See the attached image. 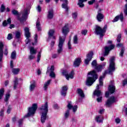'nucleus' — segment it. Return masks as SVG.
<instances>
[{"instance_id":"1a4fd4ad","label":"nucleus","mask_w":127,"mask_h":127,"mask_svg":"<svg viewBox=\"0 0 127 127\" xmlns=\"http://www.w3.org/2000/svg\"><path fill=\"white\" fill-rule=\"evenodd\" d=\"M64 41H65V38H62V37H59L58 49L57 50L59 54H60V53L63 51V44H64Z\"/></svg>"},{"instance_id":"2eb2a0df","label":"nucleus","mask_w":127,"mask_h":127,"mask_svg":"<svg viewBox=\"0 0 127 127\" xmlns=\"http://www.w3.org/2000/svg\"><path fill=\"white\" fill-rule=\"evenodd\" d=\"M114 48H115V45H111L109 47H105V52L104 54V56H107L109 55V52H110L111 50H113Z\"/></svg>"},{"instance_id":"4d7b16f0","label":"nucleus","mask_w":127,"mask_h":127,"mask_svg":"<svg viewBox=\"0 0 127 127\" xmlns=\"http://www.w3.org/2000/svg\"><path fill=\"white\" fill-rule=\"evenodd\" d=\"M4 112V110L3 109H1L0 112V117H3V112Z\"/></svg>"},{"instance_id":"423d86ee","label":"nucleus","mask_w":127,"mask_h":127,"mask_svg":"<svg viewBox=\"0 0 127 127\" xmlns=\"http://www.w3.org/2000/svg\"><path fill=\"white\" fill-rule=\"evenodd\" d=\"M37 104L34 103L32 104V107H29L28 109V113L26 115L24 116V118H28V117H31L32 116H34V114H35V112H36V110H37Z\"/></svg>"},{"instance_id":"bb28decb","label":"nucleus","mask_w":127,"mask_h":127,"mask_svg":"<svg viewBox=\"0 0 127 127\" xmlns=\"http://www.w3.org/2000/svg\"><path fill=\"white\" fill-rule=\"evenodd\" d=\"M51 82V79H50L44 84V89L45 91L47 90V88L49 86V85H50Z\"/></svg>"},{"instance_id":"4468645a","label":"nucleus","mask_w":127,"mask_h":127,"mask_svg":"<svg viewBox=\"0 0 127 127\" xmlns=\"http://www.w3.org/2000/svg\"><path fill=\"white\" fill-rule=\"evenodd\" d=\"M105 17V16H104V14L102 13V9H99L98 12H97V15L96 16V18L99 22H101L102 21V19H103Z\"/></svg>"},{"instance_id":"5701e85b","label":"nucleus","mask_w":127,"mask_h":127,"mask_svg":"<svg viewBox=\"0 0 127 127\" xmlns=\"http://www.w3.org/2000/svg\"><path fill=\"white\" fill-rule=\"evenodd\" d=\"M77 93L78 96L79 97H80V98H81V99L85 98V94H84V91H83V90L81 89H80V88L77 89Z\"/></svg>"},{"instance_id":"864d4df0","label":"nucleus","mask_w":127,"mask_h":127,"mask_svg":"<svg viewBox=\"0 0 127 127\" xmlns=\"http://www.w3.org/2000/svg\"><path fill=\"white\" fill-rule=\"evenodd\" d=\"M87 32H88V31H87V30H83L81 31V34L82 35H86Z\"/></svg>"},{"instance_id":"39448f33","label":"nucleus","mask_w":127,"mask_h":127,"mask_svg":"<svg viewBox=\"0 0 127 127\" xmlns=\"http://www.w3.org/2000/svg\"><path fill=\"white\" fill-rule=\"evenodd\" d=\"M67 108L68 109V110H66L64 114L65 119H68V118L69 117V116L70 115L69 110H72L73 113H76V112H77V110L78 109V106L77 105H74V106H73L71 102H68L67 105Z\"/></svg>"},{"instance_id":"412c9836","label":"nucleus","mask_w":127,"mask_h":127,"mask_svg":"<svg viewBox=\"0 0 127 127\" xmlns=\"http://www.w3.org/2000/svg\"><path fill=\"white\" fill-rule=\"evenodd\" d=\"M106 65H107V63L104 62L102 64L98 65V66L96 67V70H97V72H101Z\"/></svg>"},{"instance_id":"ea45409f","label":"nucleus","mask_w":127,"mask_h":127,"mask_svg":"<svg viewBox=\"0 0 127 127\" xmlns=\"http://www.w3.org/2000/svg\"><path fill=\"white\" fill-rule=\"evenodd\" d=\"M21 35V33H20V32L16 31L15 32V37L17 39H19V38H20Z\"/></svg>"},{"instance_id":"7ed1b4c3","label":"nucleus","mask_w":127,"mask_h":127,"mask_svg":"<svg viewBox=\"0 0 127 127\" xmlns=\"http://www.w3.org/2000/svg\"><path fill=\"white\" fill-rule=\"evenodd\" d=\"M88 76L86 80V85L87 86H92L96 81V80L98 79V74H97L95 70H92L88 72Z\"/></svg>"},{"instance_id":"f257e3e1","label":"nucleus","mask_w":127,"mask_h":127,"mask_svg":"<svg viewBox=\"0 0 127 127\" xmlns=\"http://www.w3.org/2000/svg\"><path fill=\"white\" fill-rule=\"evenodd\" d=\"M109 62V67L108 68V70H106L104 72L103 75L100 76L99 78V86H103V79L105 78V76H106L107 74H110V75H112V74H113V72H115V70H116V65L115 64V58L114 57H111L110 59Z\"/></svg>"},{"instance_id":"79ce46f5","label":"nucleus","mask_w":127,"mask_h":127,"mask_svg":"<svg viewBox=\"0 0 127 127\" xmlns=\"http://www.w3.org/2000/svg\"><path fill=\"white\" fill-rule=\"evenodd\" d=\"M124 53H125V48L122 47L120 53V56H121V57H123V56H124Z\"/></svg>"},{"instance_id":"a211bd4d","label":"nucleus","mask_w":127,"mask_h":127,"mask_svg":"<svg viewBox=\"0 0 127 127\" xmlns=\"http://www.w3.org/2000/svg\"><path fill=\"white\" fill-rule=\"evenodd\" d=\"M62 31L63 34L66 36V34H68L70 32V30L69 29V26L68 24H66L62 28Z\"/></svg>"},{"instance_id":"5fc2aeb1","label":"nucleus","mask_w":127,"mask_h":127,"mask_svg":"<svg viewBox=\"0 0 127 127\" xmlns=\"http://www.w3.org/2000/svg\"><path fill=\"white\" fill-rule=\"evenodd\" d=\"M121 38H122V36L121 35H119L117 37V42L120 43L121 42Z\"/></svg>"},{"instance_id":"4c0bfd02","label":"nucleus","mask_w":127,"mask_h":127,"mask_svg":"<svg viewBox=\"0 0 127 127\" xmlns=\"http://www.w3.org/2000/svg\"><path fill=\"white\" fill-rule=\"evenodd\" d=\"M91 65L92 67H94L96 69V68L98 67V66H97V60H94L91 63Z\"/></svg>"},{"instance_id":"8fccbe9b","label":"nucleus","mask_w":127,"mask_h":127,"mask_svg":"<svg viewBox=\"0 0 127 127\" xmlns=\"http://www.w3.org/2000/svg\"><path fill=\"white\" fill-rule=\"evenodd\" d=\"M35 55H36V54H30V55L29 56V59H30L31 60L32 59H34V58H35Z\"/></svg>"},{"instance_id":"f704fd0d","label":"nucleus","mask_w":127,"mask_h":127,"mask_svg":"<svg viewBox=\"0 0 127 127\" xmlns=\"http://www.w3.org/2000/svg\"><path fill=\"white\" fill-rule=\"evenodd\" d=\"M36 28L38 30V31H41V27L40 26V22H39V20H37L36 22Z\"/></svg>"},{"instance_id":"4be33fe9","label":"nucleus","mask_w":127,"mask_h":127,"mask_svg":"<svg viewBox=\"0 0 127 127\" xmlns=\"http://www.w3.org/2000/svg\"><path fill=\"white\" fill-rule=\"evenodd\" d=\"M67 90H68V87L66 86H64L62 87L61 94L62 96L65 97L66 94H67Z\"/></svg>"},{"instance_id":"a19ab883","label":"nucleus","mask_w":127,"mask_h":127,"mask_svg":"<svg viewBox=\"0 0 127 127\" xmlns=\"http://www.w3.org/2000/svg\"><path fill=\"white\" fill-rule=\"evenodd\" d=\"M41 58V51L39 52L37 55V62L38 63H39L40 61V59Z\"/></svg>"},{"instance_id":"09e8293b","label":"nucleus","mask_w":127,"mask_h":127,"mask_svg":"<svg viewBox=\"0 0 127 127\" xmlns=\"http://www.w3.org/2000/svg\"><path fill=\"white\" fill-rule=\"evenodd\" d=\"M5 9V7H4L3 5H1V7L0 8V11L1 12H3Z\"/></svg>"},{"instance_id":"2f4dec72","label":"nucleus","mask_w":127,"mask_h":127,"mask_svg":"<svg viewBox=\"0 0 127 127\" xmlns=\"http://www.w3.org/2000/svg\"><path fill=\"white\" fill-rule=\"evenodd\" d=\"M18 85V78L17 77H14V89L17 88V85Z\"/></svg>"},{"instance_id":"f8f14e48","label":"nucleus","mask_w":127,"mask_h":127,"mask_svg":"<svg viewBox=\"0 0 127 127\" xmlns=\"http://www.w3.org/2000/svg\"><path fill=\"white\" fill-rule=\"evenodd\" d=\"M116 90V87L114 86V85H110L108 88V91H107L105 93V97L106 98H109V96H110V94H114L115 93V91Z\"/></svg>"},{"instance_id":"f3484780","label":"nucleus","mask_w":127,"mask_h":127,"mask_svg":"<svg viewBox=\"0 0 127 127\" xmlns=\"http://www.w3.org/2000/svg\"><path fill=\"white\" fill-rule=\"evenodd\" d=\"M119 19L122 22L124 21V14L123 13H121L120 15L116 16L112 20V22H117Z\"/></svg>"},{"instance_id":"e433bc0d","label":"nucleus","mask_w":127,"mask_h":127,"mask_svg":"<svg viewBox=\"0 0 127 127\" xmlns=\"http://www.w3.org/2000/svg\"><path fill=\"white\" fill-rule=\"evenodd\" d=\"M10 97V94H9V93L6 94L5 97L4 99V102L7 103V102H8V100H9Z\"/></svg>"},{"instance_id":"de8ad7c7","label":"nucleus","mask_w":127,"mask_h":127,"mask_svg":"<svg viewBox=\"0 0 127 127\" xmlns=\"http://www.w3.org/2000/svg\"><path fill=\"white\" fill-rule=\"evenodd\" d=\"M7 39L8 40H11V39H12V34L11 33H9L8 34Z\"/></svg>"},{"instance_id":"a878e982","label":"nucleus","mask_w":127,"mask_h":127,"mask_svg":"<svg viewBox=\"0 0 127 127\" xmlns=\"http://www.w3.org/2000/svg\"><path fill=\"white\" fill-rule=\"evenodd\" d=\"M80 63H81V59L80 58L76 59L73 63V66H74V67H78V66L80 65Z\"/></svg>"},{"instance_id":"dca6fc26","label":"nucleus","mask_w":127,"mask_h":127,"mask_svg":"<svg viewBox=\"0 0 127 127\" xmlns=\"http://www.w3.org/2000/svg\"><path fill=\"white\" fill-rule=\"evenodd\" d=\"M93 55H94L93 52H90L87 54V58L85 60V64H86V65H88V64H89V62L92 60V58H93Z\"/></svg>"},{"instance_id":"f03ea898","label":"nucleus","mask_w":127,"mask_h":127,"mask_svg":"<svg viewBox=\"0 0 127 127\" xmlns=\"http://www.w3.org/2000/svg\"><path fill=\"white\" fill-rule=\"evenodd\" d=\"M39 110L41 114V122L42 124H44L47 118V113H48V103L46 102L40 107Z\"/></svg>"},{"instance_id":"0e129e2a","label":"nucleus","mask_w":127,"mask_h":127,"mask_svg":"<svg viewBox=\"0 0 127 127\" xmlns=\"http://www.w3.org/2000/svg\"><path fill=\"white\" fill-rule=\"evenodd\" d=\"M8 52L7 51V49L6 48L5 49V51L4 52V55H7Z\"/></svg>"},{"instance_id":"052dcab7","label":"nucleus","mask_w":127,"mask_h":127,"mask_svg":"<svg viewBox=\"0 0 127 127\" xmlns=\"http://www.w3.org/2000/svg\"><path fill=\"white\" fill-rule=\"evenodd\" d=\"M10 68H13V61H11L10 63Z\"/></svg>"},{"instance_id":"58836bf2","label":"nucleus","mask_w":127,"mask_h":127,"mask_svg":"<svg viewBox=\"0 0 127 127\" xmlns=\"http://www.w3.org/2000/svg\"><path fill=\"white\" fill-rule=\"evenodd\" d=\"M15 57H16V52L14 51L11 54V59H15Z\"/></svg>"},{"instance_id":"774afa93","label":"nucleus","mask_w":127,"mask_h":127,"mask_svg":"<svg viewBox=\"0 0 127 127\" xmlns=\"http://www.w3.org/2000/svg\"><path fill=\"white\" fill-rule=\"evenodd\" d=\"M58 56L57 55V54H54V55H53V56H52V58H57V57H58Z\"/></svg>"},{"instance_id":"9d476101","label":"nucleus","mask_w":127,"mask_h":127,"mask_svg":"<svg viewBox=\"0 0 127 127\" xmlns=\"http://www.w3.org/2000/svg\"><path fill=\"white\" fill-rule=\"evenodd\" d=\"M24 30L25 31V36L26 37V39L25 40V43L26 44H28V43H30L31 42V40L29 39V38L30 37L29 28L25 27Z\"/></svg>"},{"instance_id":"bf43d9fd","label":"nucleus","mask_w":127,"mask_h":127,"mask_svg":"<svg viewBox=\"0 0 127 127\" xmlns=\"http://www.w3.org/2000/svg\"><path fill=\"white\" fill-rule=\"evenodd\" d=\"M11 110V108H10V106H8V109L7 110V113L10 114V111Z\"/></svg>"},{"instance_id":"ddd939ff","label":"nucleus","mask_w":127,"mask_h":127,"mask_svg":"<svg viewBox=\"0 0 127 127\" xmlns=\"http://www.w3.org/2000/svg\"><path fill=\"white\" fill-rule=\"evenodd\" d=\"M117 101H118V98L114 96H112L107 100V101L106 103V105L107 107H110V106L112 104H114V103H116Z\"/></svg>"},{"instance_id":"69168bd1","label":"nucleus","mask_w":127,"mask_h":127,"mask_svg":"<svg viewBox=\"0 0 127 127\" xmlns=\"http://www.w3.org/2000/svg\"><path fill=\"white\" fill-rule=\"evenodd\" d=\"M50 70L51 72H53L54 71V66L52 65Z\"/></svg>"},{"instance_id":"c756f323","label":"nucleus","mask_w":127,"mask_h":127,"mask_svg":"<svg viewBox=\"0 0 127 127\" xmlns=\"http://www.w3.org/2000/svg\"><path fill=\"white\" fill-rule=\"evenodd\" d=\"M53 34H54V30H50L48 33V39H50V38L52 37L53 39H55V36H53Z\"/></svg>"},{"instance_id":"680f3d73","label":"nucleus","mask_w":127,"mask_h":127,"mask_svg":"<svg viewBox=\"0 0 127 127\" xmlns=\"http://www.w3.org/2000/svg\"><path fill=\"white\" fill-rule=\"evenodd\" d=\"M115 122L116 123H117V124H120V123L121 122V120L119 118H117L115 120Z\"/></svg>"},{"instance_id":"13d9d810","label":"nucleus","mask_w":127,"mask_h":127,"mask_svg":"<svg viewBox=\"0 0 127 127\" xmlns=\"http://www.w3.org/2000/svg\"><path fill=\"white\" fill-rule=\"evenodd\" d=\"M67 45L68 46V49H71V40L68 41V43L67 44Z\"/></svg>"},{"instance_id":"c85d7f7f","label":"nucleus","mask_w":127,"mask_h":127,"mask_svg":"<svg viewBox=\"0 0 127 127\" xmlns=\"http://www.w3.org/2000/svg\"><path fill=\"white\" fill-rule=\"evenodd\" d=\"M53 9H51L48 11V18L49 19H52V18H53Z\"/></svg>"},{"instance_id":"338daca9","label":"nucleus","mask_w":127,"mask_h":127,"mask_svg":"<svg viewBox=\"0 0 127 127\" xmlns=\"http://www.w3.org/2000/svg\"><path fill=\"white\" fill-rule=\"evenodd\" d=\"M9 81H8V80L5 81L4 82L5 86H7V85H8V84H9Z\"/></svg>"},{"instance_id":"37998d69","label":"nucleus","mask_w":127,"mask_h":127,"mask_svg":"<svg viewBox=\"0 0 127 127\" xmlns=\"http://www.w3.org/2000/svg\"><path fill=\"white\" fill-rule=\"evenodd\" d=\"M73 43L74 44H77L78 43V38L77 36H74L73 37Z\"/></svg>"},{"instance_id":"aec40b11","label":"nucleus","mask_w":127,"mask_h":127,"mask_svg":"<svg viewBox=\"0 0 127 127\" xmlns=\"http://www.w3.org/2000/svg\"><path fill=\"white\" fill-rule=\"evenodd\" d=\"M36 87V83L35 81H32L30 82V85L29 87L30 92H33L35 88Z\"/></svg>"},{"instance_id":"e2e57ef3","label":"nucleus","mask_w":127,"mask_h":127,"mask_svg":"<svg viewBox=\"0 0 127 127\" xmlns=\"http://www.w3.org/2000/svg\"><path fill=\"white\" fill-rule=\"evenodd\" d=\"M19 126L20 127L22 125V119L19 120L18 121Z\"/></svg>"},{"instance_id":"a18cd8bd","label":"nucleus","mask_w":127,"mask_h":127,"mask_svg":"<svg viewBox=\"0 0 127 127\" xmlns=\"http://www.w3.org/2000/svg\"><path fill=\"white\" fill-rule=\"evenodd\" d=\"M37 35H35V37H34V39H35V43H32V45H35V44H36V43H37Z\"/></svg>"},{"instance_id":"c9c22d12","label":"nucleus","mask_w":127,"mask_h":127,"mask_svg":"<svg viewBox=\"0 0 127 127\" xmlns=\"http://www.w3.org/2000/svg\"><path fill=\"white\" fill-rule=\"evenodd\" d=\"M3 95H4V89L1 88L0 89V100L2 99Z\"/></svg>"},{"instance_id":"3c124183","label":"nucleus","mask_w":127,"mask_h":127,"mask_svg":"<svg viewBox=\"0 0 127 127\" xmlns=\"http://www.w3.org/2000/svg\"><path fill=\"white\" fill-rule=\"evenodd\" d=\"M50 76L52 77V78H55V73H54V71H51Z\"/></svg>"},{"instance_id":"b1692460","label":"nucleus","mask_w":127,"mask_h":127,"mask_svg":"<svg viewBox=\"0 0 127 127\" xmlns=\"http://www.w3.org/2000/svg\"><path fill=\"white\" fill-rule=\"evenodd\" d=\"M61 1H64V3L62 4V7L64 8L66 11H68V0H60Z\"/></svg>"},{"instance_id":"6e6552de","label":"nucleus","mask_w":127,"mask_h":127,"mask_svg":"<svg viewBox=\"0 0 127 127\" xmlns=\"http://www.w3.org/2000/svg\"><path fill=\"white\" fill-rule=\"evenodd\" d=\"M99 86V85H97V86H96V89L94 91L93 95L97 97V101L98 103H100L102 102V95H103V94L102 93V92H101V91L99 90V89H100Z\"/></svg>"},{"instance_id":"0eeeda50","label":"nucleus","mask_w":127,"mask_h":127,"mask_svg":"<svg viewBox=\"0 0 127 127\" xmlns=\"http://www.w3.org/2000/svg\"><path fill=\"white\" fill-rule=\"evenodd\" d=\"M107 27L108 26H107V25H105L103 29L99 26H96L95 28L96 34H97V35H100V37L102 38L103 36L105 35L104 33L107 31Z\"/></svg>"},{"instance_id":"cd10ccee","label":"nucleus","mask_w":127,"mask_h":127,"mask_svg":"<svg viewBox=\"0 0 127 127\" xmlns=\"http://www.w3.org/2000/svg\"><path fill=\"white\" fill-rule=\"evenodd\" d=\"M88 0H78V2L77 3L78 5H79V7H84L85 6V4L83 3L85 2Z\"/></svg>"},{"instance_id":"473e14b6","label":"nucleus","mask_w":127,"mask_h":127,"mask_svg":"<svg viewBox=\"0 0 127 127\" xmlns=\"http://www.w3.org/2000/svg\"><path fill=\"white\" fill-rule=\"evenodd\" d=\"M20 71V69L19 68H12V72L13 74L14 75H17L18 73H19V71Z\"/></svg>"},{"instance_id":"6ab92c4d","label":"nucleus","mask_w":127,"mask_h":127,"mask_svg":"<svg viewBox=\"0 0 127 127\" xmlns=\"http://www.w3.org/2000/svg\"><path fill=\"white\" fill-rule=\"evenodd\" d=\"M3 44L2 42H0V62H1L2 60V57H3Z\"/></svg>"},{"instance_id":"20e7f679","label":"nucleus","mask_w":127,"mask_h":127,"mask_svg":"<svg viewBox=\"0 0 127 127\" xmlns=\"http://www.w3.org/2000/svg\"><path fill=\"white\" fill-rule=\"evenodd\" d=\"M29 11L28 9L26 8L24 10V11L21 13L22 17H19V15L18 14V11L16 10L13 9L12 10V13L14 15H17L18 20H20L21 22H23L26 20V18H27V16L28 15V13Z\"/></svg>"},{"instance_id":"72a5a7b5","label":"nucleus","mask_w":127,"mask_h":127,"mask_svg":"<svg viewBox=\"0 0 127 127\" xmlns=\"http://www.w3.org/2000/svg\"><path fill=\"white\" fill-rule=\"evenodd\" d=\"M11 23V20H10V18H8L7 20H5L3 21L2 24L3 26H5L6 25H7V24H10Z\"/></svg>"},{"instance_id":"c03bdc74","label":"nucleus","mask_w":127,"mask_h":127,"mask_svg":"<svg viewBox=\"0 0 127 127\" xmlns=\"http://www.w3.org/2000/svg\"><path fill=\"white\" fill-rule=\"evenodd\" d=\"M126 4H125V9H124V13L127 15V0H125Z\"/></svg>"},{"instance_id":"9b49d317","label":"nucleus","mask_w":127,"mask_h":127,"mask_svg":"<svg viewBox=\"0 0 127 127\" xmlns=\"http://www.w3.org/2000/svg\"><path fill=\"white\" fill-rule=\"evenodd\" d=\"M63 75L65 76L66 80H69V78L73 79L74 78V70H72L71 72L68 74V71L66 70H63Z\"/></svg>"},{"instance_id":"49530a36","label":"nucleus","mask_w":127,"mask_h":127,"mask_svg":"<svg viewBox=\"0 0 127 127\" xmlns=\"http://www.w3.org/2000/svg\"><path fill=\"white\" fill-rule=\"evenodd\" d=\"M78 16V14L77 12H74L72 14V18H74V19H76L77 18V16Z\"/></svg>"},{"instance_id":"603ef678","label":"nucleus","mask_w":127,"mask_h":127,"mask_svg":"<svg viewBox=\"0 0 127 127\" xmlns=\"http://www.w3.org/2000/svg\"><path fill=\"white\" fill-rule=\"evenodd\" d=\"M96 1V0H91L90 1H88V3L90 5L93 4Z\"/></svg>"},{"instance_id":"7c9ffc66","label":"nucleus","mask_w":127,"mask_h":127,"mask_svg":"<svg viewBox=\"0 0 127 127\" xmlns=\"http://www.w3.org/2000/svg\"><path fill=\"white\" fill-rule=\"evenodd\" d=\"M30 54H36L37 52V49H34L33 47H30L29 48Z\"/></svg>"},{"instance_id":"6e6d98bb","label":"nucleus","mask_w":127,"mask_h":127,"mask_svg":"<svg viewBox=\"0 0 127 127\" xmlns=\"http://www.w3.org/2000/svg\"><path fill=\"white\" fill-rule=\"evenodd\" d=\"M37 10L39 12H41V7L40 6V5H38V6L37 7Z\"/></svg>"},{"instance_id":"393cba45","label":"nucleus","mask_w":127,"mask_h":127,"mask_svg":"<svg viewBox=\"0 0 127 127\" xmlns=\"http://www.w3.org/2000/svg\"><path fill=\"white\" fill-rule=\"evenodd\" d=\"M95 121L97 123H103L104 121V117L102 115L96 116L95 117Z\"/></svg>"}]
</instances>
